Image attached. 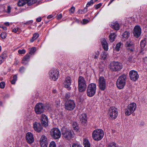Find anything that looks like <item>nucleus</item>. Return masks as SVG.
I'll return each mask as SVG.
<instances>
[{"instance_id":"obj_42","label":"nucleus","mask_w":147,"mask_h":147,"mask_svg":"<svg viewBox=\"0 0 147 147\" xmlns=\"http://www.w3.org/2000/svg\"><path fill=\"white\" fill-rule=\"evenodd\" d=\"M49 147H56V145L55 142L54 141L51 142L50 143Z\"/></svg>"},{"instance_id":"obj_43","label":"nucleus","mask_w":147,"mask_h":147,"mask_svg":"<svg viewBox=\"0 0 147 147\" xmlns=\"http://www.w3.org/2000/svg\"><path fill=\"white\" fill-rule=\"evenodd\" d=\"M100 53L99 51H96L95 52L94 54V59H96L98 58L99 55Z\"/></svg>"},{"instance_id":"obj_20","label":"nucleus","mask_w":147,"mask_h":147,"mask_svg":"<svg viewBox=\"0 0 147 147\" xmlns=\"http://www.w3.org/2000/svg\"><path fill=\"white\" fill-rule=\"evenodd\" d=\"M125 45L127 50H129L131 51H133V49L131 48L133 46V43L130 40H129L127 41Z\"/></svg>"},{"instance_id":"obj_56","label":"nucleus","mask_w":147,"mask_h":147,"mask_svg":"<svg viewBox=\"0 0 147 147\" xmlns=\"http://www.w3.org/2000/svg\"><path fill=\"white\" fill-rule=\"evenodd\" d=\"M17 76L16 75H15L13 77V80L16 81L17 80Z\"/></svg>"},{"instance_id":"obj_51","label":"nucleus","mask_w":147,"mask_h":147,"mask_svg":"<svg viewBox=\"0 0 147 147\" xmlns=\"http://www.w3.org/2000/svg\"><path fill=\"white\" fill-rule=\"evenodd\" d=\"M102 4L101 3H100L96 5H94V7L96 9H97L99 8H100V6H101Z\"/></svg>"},{"instance_id":"obj_11","label":"nucleus","mask_w":147,"mask_h":147,"mask_svg":"<svg viewBox=\"0 0 147 147\" xmlns=\"http://www.w3.org/2000/svg\"><path fill=\"white\" fill-rule=\"evenodd\" d=\"M109 113L110 117L112 119H115L117 116L118 112L117 109L113 107H111L110 108Z\"/></svg>"},{"instance_id":"obj_41","label":"nucleus","mask_w":147,"mask_h":147,"mask_svg":"<svg viewBox=\"0 0 147 147\" xmlns=\"http://www.w3.org/2000/svg\"><path fill=\"white\" fill-rule=\"evenodd\" d=\"M87 11V8H84L83 10H79L78 11V12L79 13H83L86 12Z\"/></svg>"},{"instance_id":"obj_46","label":"nucleus","mask_w":147,"mask_h":147,"mask_svg":"<svg viewBox=\"0 0 147 147\" xmlns=\"http://www.w3.org/2000/svg\"><path fill=\"white\" fill-rule=\"evenodd\" d=\"M5 85V83L3 82H2L0 83V88L3 89L4 88Z\"/></svg>"},{"instance_id":"obj_7","label":"nucleus","mask_w":147,"mask_h":147,"mask_svg":"<svg viewBox=\"0 0 147 147\" xmlns=\"http://www.w3.org/2000/svg\"><path fill=\"white\" fill-rule=\"evenodd\" d=\"M136 108V104L132 102L129 104L125 110V113L127 115H129L133 113Z\"/></svg>"},{"instance_id":"obj_32","label":"nucleus","mask_w":147,"mask_h":147,"mask_svg":"<svg viewBox=\"0 0 147 147\" xmlns=\"http://www.w3.org/2000/svg\"><path fill=\"white\" fill-rule=\"evenodd\" d=\"M38 0H28L27 4L28 5H31L32 4L36 3Z\"/></svg>"},{"instance_id":"obj_34","label":"nucleus","mask_w":147,"mask_h":147,"mask_svg":"<svg viewBox=\"0 0 147 147\" xmlns=\"http://www.w3.org/2000/svg\"><path fill=\"white\" fill-rule=\"evenodd\" d=\"M121 44L122 43L121 42H119L116 45L115 49L117 51H119L120 48Z\"/></svg>"},{"instance_id":"obj_26","label":"nucleus","mask_w":147,"mask_h":147,"mask_svg":"<svg viewBox=\"0 0 147 147\" xmlns=\"http://www.w3.org/2000/svg\"><path fill=\"white\" fill-rule=\"evenodd\" d=\"M83 144L84 147H90V144L88 140L86 138H84L83 140Z\"/></svg>"},{"instance_id":"obj_13","label":"nucleus","mask_w":147,"mask_h":147,"mask_svg":"<svg viewBox=\"0 0 147 147\" xmlns=\"http://www.w3.org/2000/svg\"><path fill=\"white\" fill-rule=\"evenodd\" d=\"M65 109L71 111L74 109L75 104L73 100H69L67 101L65 104Z\"/></svg>"},{"instance_id":"obj_62","label":"nucleus","mask_w":147,"mask_h":147,"mask_svg":"<svg viewBox=\"0 0 147 147\" xmlns=\"http://www.w3.org/2000/svg\"><path fill=\"white\" fill-rule=\"evenodd\" d=\"M42 19H36V21L38 22H40L41 21Z\"/></svg>"},{"instance_id":"obj_49","label":"nucleus","mask_w":147,"mask_h":147,"mask_svg":"<svg viewBox=\"0 0 147 147\" xmlns=\"http://www.w3.org/2000/svg\"><path fill=\"white\" fill-rule=\"evenodd\" d=\"M83 22H81V23L83 24H86L88 23L89 21L87 19H83Z\"/></svg>"},{"instance_id":"obj_23","label":"nucleus","mask_w":147,"mask_h":147,"mask_svg":"<svg viewBox=\"0 0 147 147\" xmlns=\"http://www.w3.org/2000/svg\"><path fill=\"white\" fill-rule=\"evenodd\" d=\"M79 118L81 123H86L87 121L86 115L85 114L81 115H80Z\"/></svg>"},{"instance_id":"obj_33","label":"nucleus","mask_w":147,"mask_h":147,"mask_svg":"<svg viewBox=\"0 0 147 147\" xmlns=\"http://www.w3.org/2000/svg\"><path fill=\"white\" fill-rule=\"evenodd\" d=\"M21 31L20 28L18 27H16L12 30V32L14 33H19Z\"/></svg>"},{"instance_id":"obj_44","label":"nucleus","mask_w":147,"mask_h":147,"mask_svg":"<svg viewBox=\"0 0 147 147\" xmlns=\"http://www.w3.org/2000/svg\"><path fill=\"white\" fill-rule=\"evenodd\" d=\"M18 53L20 54H24L26 53V51L24 49L19 50H18Z\"/></svg>"},{"instance_id":"obj_40","label":"nucleus","mask_w":147,"mask_h":147,"mask_svg":"<svg viewBox=\"0 0 147 147\" xmlns=\"http://www.w3.org/2000/svg\"><path fill=\"white\" fill-rule=\"evenodd\" d=\"M75 11V8L74 7H72L69 10V12L70 14L74 13Z\"/></svg>"},{"instance_id":"obj_2","label":"nucleus","mask_w":147,"mask_h":147,"mask_svg":"<svg viewBox=\"0 0 147 147\" xmlns=\"http://www.w3.org/2000/svg\"><path fill=\"white\" fill-rule=\"evenodd\" d=\"M62 134L63 138L68 140H70L74 136L73 131L65 127L62 128Z\"/></svg>"},{"instance_id":"obj_25","label":"nucleus","mask_w":147,"mask_h":147,"mask_svg":"<svg viewBox=\"0 0 147 147\" xmlns=\"http://www.w3.org/2000/svg\"><path fill=\"white\" fill-rule=\"evenodd\" d=\"M116 36L117 35L115 32L111 33L109 36V40L111 42H113L114 41Z\"/></svg>"},{"instance_id":"obj_63","label":"nucleus","mask_w":147,"mask_h":147,"mask_svg":"<svg viewBox=\"0 0 147 147\" xmlns=\"http://www.w3.org/2000/svg\"><path fill=\"white\" fill-rule=\"evenodd\" d=\"M45 17H46V16H43L42 17H38V18H37L41 19V18H45Z\"/></svg>"},{"instance_id":"obj_17","label":"nucleus","mask_w":147,"mask_h":147,"mask_svg":"<svg viewBox=\"0 0 147 147\" xmlns=\"http://www.w3.org/2000/svg\"><path fill=\"white\" fill-rule=\"evenodd\" d=\"M33 128L35 131L39 132L41 131L42 127L40 123L35 122L33 124Z\"/></svg>"},{"instance_id":"obj_1","label":"nucleus","mask_w":147,"mask_h":147,"mask_svg":"<svg viewBox=\"0 0 147 147\" xmlns=\"http://www.w3.org/2000/svg\"><path fill=\"white\" fill-rule=\"evenodd\" d=\"M78 89L80 92L84 91L86 89L87 84L84 78L82 76L79 77L78 80Z\"/></svg>"},{"instance_id":"obj_19","label":"nucleus","mask_w":147,"mask_h":147,"mask_svg":"<svg viewBox=\"0 0 147 147\" xmlns=\"http://www.w3.org/2000/svg\"><path fill=\"white\" fill-rule=\"evenodd\" d=\"M26 138L27 142L29 144H31L34 141L32 134L31 133L28 132L27 133Z\"/></svg>"},{"instance_id":"obj_18","label":"nucleus","mask_w":147,"mask_h":147,"mask_svg":"<svg viewBox=\"0 0 147 147\" xmlns=\"http://www.w3.org/2000/svg\"><path fill=\"white\" fill-rule=\"evenodd\" d=\"M40 120L43 126L46 127L48 125V119L47 117L45 114H42L41 116Z\"/></svg>"},{"instance_id":"obj_37","label":"nucleus","mask_w":147,"mask_h":147,"mask_svg":"<svg viewBox=\"0 0 147 147\" xmlns=\"http://www.w3.org/2000/svg\"><path fill=\"white\" fill-rule=\"evenodd\" d=\"M7 52L5 51L3 52L0 56L1 57L3 58H4V59H5L7 56Z\"/></svg>"},{"instance_id":"obj_14","label":"nucleus","mask_w":147,"mask_h":147,"mask_svg":"<svg viewBox=\"0 0 147 147\" xmlns=\"http://www.w3.org/2000/svg\"><path fill=\"white\" fill-rule=\"evenodd\" d=\"M129 75L131 79L134 81H136L139 77L138 72L134 70L130 71L129 72Z\"/></svg>"},{"instance_id":"obj_10","label":"nucleus","mask_w":147,"mask_h":147,"mask_svg":"<svg viewBox=\"0 0 147 147\" xmlns=\"http://www.w3.org/2000/svg\"><path fill=\"white\" fill-rule=\"evenodd\" d=\"M45 110V106L42 103H37L35 106L34 110L37 114H40L42 113Z\"/></svg>"},{"instance_id":"obj_61","label":"nucleus","mask_w":147,"mask_h":147,"mask_svg":"<svg viewBox=\"0 0 147 147\" xmlns=\"http://www.w3.org/2000/svg\"><path fill=\"white\" fill-rule=\"evenodd\" d=\"M4 30H7V28L5 26H2L1 27Z\"/></svg>"},{"instance_id":"obj_27","label":"nucleus","mask_w":147,"mask_h":147,"mask_svg":"<svg viewBox=\"0 0 147 147\" xmlns=\"http://www.w3.org/2000/svg\"><path fill=\"white\" fill-rule=\"evenodd\" d=\"M28 0H19L18 3V5L19 6H23L27 3Z\"/></svg>"},{"instance_id":"obj_35","label":"nucleus","mask_w":147,"mask_h":147,"mask_svg":"<svg viewBox=\"0 0 147 147\" xmlns=\"http://www.w3.org/2000/svg\"><path fill=\"white\" fill-rule=\"evenodd\" d=\"M102 59L103 60H105L107 57V53L105 51H103L101 55Z\"/></svg>"},{"instance_id":"obj_54","label":"nucleus","mask_w":147,"mask_h":147,"mask_svg":"<svg viewBox=\"0 0 147 147\" xmlns=\"http://www.w3.org/2000/svg\"><path fill=\"white\" fill-rule=\"evenodd\" d=\"M5 59L2 58L1 57H0V64H1L4 61Z\"/></svg>"},{"instance_id":"obj_55","label":"nucleus","mask_w":147,"mask_h":147,"mask_svg":"<svg viewBox=\"0 0 147 147\" xmlns=\"http://www.w3.org/2000/svg\"><path fill=\"white\" fill-rule=\"evenodd\" d=\"M132 57H129L128 58V61H129L132 62Z\"/></svg>"},{"instance_id":"obj_12","label":"nucleus","mask_w":147,"mask_h":147,"mask_svg":"<svg viewBox=\"0 0 147 147\" xmlns=\"http://www.w3.org/2000/svg\"><path fill=\"white\" fill-rule=\"evenodd\" d=\"M98 86L99 89L102 91L105 90L106 87V80L104 77L100 76L98 79Z\"/></svg>"},{"instance_id":"obj_5","label":"nucleus","mask_w":147,"mask_h":147,"mask_svg":"<svg viewBox=\"0 0 147 147\" xmlns=\"http://www.w3.org/2000/svg\"><path fill=\"white\" fill-rule=\"evenodd\" d=\"M96 90V85L94 83L89 84L87 90V95L90 97H92L95 94Z\"/></svg>"},{"instance_id":"obj_22","label":"nucleus","mask_w":147,"mask_h":147,"mask_svg":"<svg viewBox=\"0 0 147 147\" xmlns=\"http://www.w3.org/2000/svg\"><path fill=\"white\" fill-rule=\"evenodd\" d=\"M30 56L29 54L27 53L23 58L22 63L24 64H26L29 61Z\"/></svg>"},{"instance_id":"obj_16","label":"nucleus","mask_w":147,"mask_h":147,"mask_svg":"<svg viewBox=\"0 0 147 147\" xmlns=\"http://www.w3.org/2000/svg\"><path fill=\"white\" fill-rule=\"evenodd\" d=\"M71 83V80L70 77H67L65 79V81L64 83V87L68 89V90H70L71 89V87H70Z\"/></svg>"},{"instance_id":"obj_28","label":"nucleus","mask_w":147,"mask_h":147,"mask_svg":"<svg viewBox=\"0 0 147 147\" xmlns=\"http://www.w3.org/2000/svg\"><path fill=\"white\" fill-rule=\"evenodd\" d=\"M39 36V34L38 33H35L34 34L32 38L30 40L31 42H33Z\"/></svg>"},{"instance_id":"obj_9","label":"nucleus","mask_w":147,"mask_h":147,"mask_svg":"<svg viewBox=\"0 0 147 147\" xmlns=\"http://www.w3.org/2000/svg\"><path fill=\"white\" fill-rule=\"evenodd\" d=\"M50 134L53 138L56 139L59 138L61 136L60 130L57 128L51 129L50 131Z\"/></svg>"},{"instance_id":"obj_53","label":"nucleus","mask_w":147,"mask_h":147,"mask_svg":"<svg viewBox=\"0 0 147 147\" xmlns=\"http://www.w3.org/2000/svg\"><path fill=\"white\" fill-rule=\"evenodd\" d=\"M70 95L69 93H67L65 95V98L67 100H68L70 97Z\"/></svg>"},{"instance_id":"obj_45","label":"nucleus","mask_w":147,"mask_h":147,"mask_svg":"<svg viewBox=\"0 0 147 147\" xmlns=\"http://www.w3.org/2000/svg\"><path fill=\"white\" fill-rule=\"evenodd\" d=\"M94 1H93V0H91L90 1L88 2L86 5V7H88L89 6L93 4L94 3Z\"/></svg>"},{"instance_id":"obj_48","label":"nucleus","mask_w":147,"mask_h":147,"mask_svg":"<svg viewBox=\"0 0 147 147\" xmlns=\"http://www.w3.org/2000/svg\"><path fill=\"white\" fill-rule=\"evenodd\" d=\"M11 7L10 6H8L7 7V10L6 11V12L8 13H10L11 12Z\"/></svg>"},{"instance_id":"obj_64","label":"nucleus","mask_w":147,"mask_h":147,"mask_svg":"<svg viewBox=\"0 0 147 147\" xmlns=\"http://www.w3.org/2000/svg\"><path fill=\"white\" fill-rule=\"evenodd\" d=\"M114 0H111L109 3V4L108 5H109Z\"/></svg>"},{"instance_id":"obj_60","label":"nucleus","mask_w":147,"mask_h":147,"mask_svg":"<svg viewBox=\"0 0 147 147\" xmlns=\"http://www.w3.org/2000/svg\"><path fill=\"white\" fill-rule=\"evenodd\" d=\"M5 24L6 26H9V23L8 22H6L5 23Z\"/></svg>"},{"instance_id":"obj_8","label":"nucleus","mask_w":147,"mask_h":147,"mask_svg":"<svg viewBox=\"0 0 147 147\" xmlns=\"http://www.w3.org/2000/svg\"><path fill=\"white\" fill-rule=\"evenodd\" d=\"M110 68L113 71H116L120 70L122 66L121 63L117 62H113L110 64Z\"/></svg>"},{"instance_id":"obj_30","label":"nucleus","mask_w":147,"mask_h":147,"mask_svg":"<svg viewBox=\"0 0 147 147\" xmlns=\"http://www.w3.org/2000/svg\"><path fill=\"white\" fill-rule=\"evenodd\" d=\"M146 40L145 39L141 40L140 42V46L142 49H143L146 45Z\"/></svg>"},{"instance_id":"obj_29","label":"nucleus","mask_w":147,"mask_h":147,"mask_svg":"<svg viewBox=\"0 0 147 147\" xmlns=\"http://www.w3.org/2000/svg\"><path fill=\"white\" fill-rule=\"evenodd\" d=\"M129 36L130 33L127 31H125L123 34V37L126 39L128 38Z\"/></svg>"},{"instance_id":"obj_58","label":"nucleus","mask_w":147,"mask_h":147,"mask_svg":"<svg viewBox=\"0 0 147 147\" xmlns=\"http://www.w3.org/2000/svg\"><path fill=\"white\" fill-rule=\"evenodd\" d=\"M62 17V14H60L58 16L57 18H61Z\"/></svg>"},{"instance_id":"obj_6","label":"nucleus","mask_w":147,"mask_h":147,"mask_svg":"<svg viewBox=\"0 0 147 147\" xmlns=\"http://www.w3.org/2000/svg\"><path fill=\"white\" fill-rule=\"evenodd\" d=\"M49 75L50 79L56 81L59 78V72L57 69L53 68L50 70Z\"/></svg>"},{"instance_id":"obj_36","label":"nucleus","mask_w":147,"mask_h":147,"mask_svg":"<svg viewBox=\"0 0 147 147\" xmlns=\"http://www.w3.org/2000/svg\"><path fill=\"white\" fill-rule=\"evenodd\" d=\"M40 142H47L46 137L44 135L42 136L40 139Z\"/></svg>"},{"instance_id":"obj_21","label":"nucleus","mask_w":147,"mask_h":147,"mask_svg":"<svg viewBox=\"0 0 147 147\" xmlns=\"http://www.w3.org/2000/svg\"><path fill=\"white\" fill-rule=\"evenodd\" d=\"M101 43L103 48L104 50L107 51L108 49V44L105 38L102 39Z\"/></svg>"},{"instance_id":"obj_15","label":"nucleus","mask_w":147,"mask_h":147,"mask_svg":"<svg viewBox=\"0 0 147 147\" xmlns=\"http://www.w3.org/2000/svg\"><path fill=\"white\" fill-rule=\"evenodd\" d=\"M141 33V29L139 26L137 25L135 26L134 29L133 34L136 38H138Z\"/></svg>"},{"instance_id":"obj_24","label":"nucleus","mask_w":147,"mask_h":147,"mask_svg":"<svg viewBox=\"0 0 147 147\" xmlns=\"http://www.w3.org/2000/svg\"><path fill=\"white\" fill-rule=\"evenodd\" d=\"M111 26L115 30H117L119 29V24L117 22L112 23Z\"/></svg>"},{"instance_id":"obj_47","label":"nucleus","mask_w":147,"mask_h":147,"mask_svg":"<svg viewBox=\"0 0 147 147\" xmlns=\"http://www.w3.org/2000/svg\"><path fill=\"white\" fill-rule=\"evenodd\" d=\"M7 35L4 32H2L1 34V36L3 39H5L6 38Z\"/></svg>"},{"instance_id":"obj_57","label":"nucleus","mask_w":147,"mask_h":147,"mask_svg":"<svg viewBox=\"0 0 147 147\" xmlns=\"http://www.w3.org/2000/svg\"><path fill=\"white\" fill-rule=\"evenodd\" d=\"M53 17V16L52 15H50L49 16H48L47 18H51Z\"/></svg>"},{"instance_id":"obj_4","label":"nucleus","mask_w":147,"mask_h":147,"mask_svg":"<svg viewBox=\"0 0 147 147\" xmlns=\"http://www.w3.org/2000/svg\"><path fill=\"white\" fill-rule=\"evenodd\" d=\"M104 135L103 131L101 129H97L94 130L92 132V137L95 140H100Z\"/></svg>"},{"instance_id":"obj_31","label":"nucleus","mask_w":147,"mask_h":147,"mask_svg":"<svg viewBox=\"0 0 147 147\" xmlns=\"http://www.w3.org/2000/svg\"><path fill=\"white\" fill-rule=\"evenodd\" d=\"M36 51V48L35 47H33L30 48L29 53V55L30 54L31 55L33 54Z\"/></svg>"},{"instance_id":"obj_3","label":"nucleus","mask_w":147,"mask_h":147,"mask_svg":"<svg viewBox=\"0 0 147 147\" xmlns=\"http://www.w3.org/2000/svg\"><path fill=\"white\" fill-rule=\"evenodd\" d=\"M127 78L126 75L123 74L121 76L117 81L116 85L117 88L121 89L123 88L126 83Z\"/></svg>"},{"instance_id":"obj_38","label":"nucleus","mask_w":147,"mask_h":147,"mask_svg":"<svg viewBox=\"0 0 147 147\" xmlns=\"http://www.w3.org/2000/svg\"><path fill=\"white\" fill-rule=\"evenodd\" d=\"M107 147H116V144L114 142L110 143L108 144Z\"/></svg>"},{"instance_id":"obj_59","label":"nucleus","mask_w":147,"mask_h":147,"mask_svg":"<svg viewBox=\"0 0 147 147\" xmlns=\"http://www.w3.org/2000/svg\"><path fill=\"white\" fill-rule=\"evenodd\" d=\"M16 81L13 80L11 81V83L12 84H14L16 82Z\"/></svg>"},{"instance_id":"obj_39","label":"nucleus","mask_w":147,"mask_h":147,"mask_svg":"<svg viewBox=\"0 0 147 147\" xmlns=\"http://www.w3.org/2000/svg\"><path fill=\"white\" fill-rule=\"evenodd\" d=\"M41 147H47L48 145L47 142H40Z\"/></svg>"},{"instance_id":"obj_52","label":"nucleus","mask_w":147,"mask_h":147,"mask_svg":"<svg viewBox=\"0 0 147 147\" xmlns=\"http://www.w3.org/2000/svg\"><path fill=\"white\" fill-rule=\"evenodd\" d=\"M19 71L21 73L25 71L24 68L23 67H21Z\"/></svg>"},{"instance_id":"obj_50","label":"nucleus","mask_w":147,"mask_h":147,"mask_svg":"<svg viewBox=\"0 0 147 147\" xmlns=\"http://www.w3.org/2000/svg\"><path fill=\"white\" fill-rule=\"evenodd\" d=\"M72 147H82V146L77 143H74L72 145Z\"/></svg>"}]
</instances>
